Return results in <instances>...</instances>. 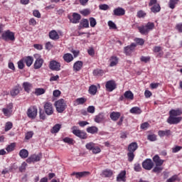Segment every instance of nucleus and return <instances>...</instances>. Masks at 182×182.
<instances>
[{
    "label": "nucleus",
    "mask_w": 182,
    "mask_h": 182,
    "mask_svg": "<svg viewBox=\"0 0 182 182\" xmlns=\"http://www.w3.org/2000/svg\"><path fill=\"white\" fill-rule=\"evenodd\" d=\"M154 28V23H147L146 26H139L138 30L141 35H147L150 31Z\"/></svg>",
    "instance_id": "nucleus-1"
},
{
    "label": "nucleus",
    "mask_w": 182,
    "mask_h": 182,
    "mask_svg": "<svg viewBox=\"0 0 182 182\" xmlns=\"http://www.w3.org/2000/svg\"><path fill=\"white\" fill-rule=\"evenodd\" d=\"M58 113H63L66 109V102H65V100L60 99L56 101L54 104Z\"/></svg>",
    "instance_id": "nucleus-2"
},
{
    "label": "nucleus",
    "mask_w": 182,
    "mask_h": 182,
    "mask_svg": "<svg viewBox=\"0 0 182 182\" xmlns=\"http://www.w3.org/2000/svg\"><path fill=\"white\" fill-rule=\"evenodd\" d=\"M73 134H75V136H77V137H79L80 139H87V135L86 133L83 131H81L77 129V127L74 126L72 127Z\"/></svg>",
    "instance_id": "nucleus-3"
},
{
    "label": "nucleus",
    "mask_w": 182,
    "mask_h": 182,
    "mask_svg": "<svg viewBox=\"0 0 182 182\" xmlns=\"http://www.w3.org/2000/svg\"><path fill=\"white\" fill-rule=\"evenodd\" d=\"M36 61L34 63V69H41L43 65V58L39 54H34Z\"/></svg>",
    "instance_id": "nucleus-4"
},
{
    "label": "nucleus",
    "mask_w": 182,
    "mask_h": 182,
    "mask_svg": "<svg viewBox=\"0 0 182 182\" xmlns=\"http://www.w3.org/2000/svg\"><path fill=\"white\" fill-rule=\"evenodd\" d=\"M48 68H49V69H50V70L59 72V70H60V63H59L55 60H53L50 61Z\"/></svg>",
    "instance_id": "nucleus-5"
},
{
    "label": "nucleus",
    "mask_w": 182,
    "mask_h": 182,
    "mask_svg": "<svg viewBox=\"0 0 182 182\" xmlns=\"http://www.w3.org/2000/svg\"><path fill=\"white\" fill-rule=\"evenodd\" d=\"M2 39H4V41H15V33L8 30L3 33Z\"/></svg>",
    "instance_id": "nucleus-6"
},
{
    "label": "nucleus",
    "mask_w": 182,
    "mask_h": 182,
    "mask_svg": "<svg viewBox=\"0 0 182 182\" xmlns=\"http://www.w3.org/2000/svg\"><path fill=\"white\" fill-rule=\"evenodd\" d=\"M38 115V108L36 107H31L27 111V116L29 119H36Z\"/></svg>",
    "instance_id": "nucleus-7"
},
{
    "label": "nucleus",
    "mask_w": 182,
    "mask_h": 182,
    "mask_svg": "<svg viewBox=\"0 0 182 182\" xmlns=\"http://www.w3.org/2000/svg\"><path fill=\"white\" fill-rule=\"evenodd\" d=\"M181 120V117H174L173 115H169L168 118L167 119V123L169 124H178Z\"/></svg>",
    "instance_id": "nucleus-8"
},
{
    "label": "nucleus",
    "mask_w": 182,
    "mask_h": 182,
    "mask_svg": "<svg viewBox=\"0 0 182 182\" xmlns=\"http://www.w3.org/2000/svg\"><path fill=\"white\" fill-rule=\"evenodd\" d=\"M14 107V105L12 103H9L6 105V107L2 109V112L4 114V116H6L7 117H9L11 114H12V109Z\"/></svg>",
    "instance_id": "nucleus-9"
},
{
    "label": "nucleus",
    "mask_w": 182,
    "mask_h": 182,
    "mask_svg": "<svg viewBox=\"0 0 182 182\" xmlns=\"http://www.w3.org/2000/svg\"><path fill=\"white\" fill-rule=\"evenodd\" d=\"M154 166V164L153 163V161L150 159H146L143 163H142V167L145 170H151Z\"/></svg>",
    "instance_id": "nucleus-10"
},
{
    "label": "nucleus",
    "mask_w": 182,
    "mask_h": 182,
    "mask_svg": "<svg viewBox=\"0 0 182 182\" xmlns=\"http://www.w3.org/2000/svg\"><path fill=\"white\" fill-rule=\"evenodd\" d=\"M44 110L45 113L48 114V116H50L53 114V105L50 102H46L44 105Z\"/></svg>",
    "instance_id": "nucleus-11"
},
{
    "label": "nucleus",
    "mask_w": 182,
    "mask_h": 182,
    "mask_svg": "<svg viewBox=\"0 0 182 182\" xmlns=\"http://www.w3.org/2000/svg\"><path fill=\"white\" fill-rule=\"evenodd\" d=\"M136 46H137L136 43H132L130 46L124 47V52L125 55H127V56H130V55H132V53H133V50H134Z\"/></svg>",
    "instance_id": "nucleus-12"
},
{
    "label": "nucleus",
    "mask_w": 182,
    "mask_h": 182,
    "mask_svg": "<svg viewBox=\"0 0 182 182\" xmlns=\"http://www.w3.org/2000/svg\"><path fill=\"white\" fill-rule=\"evenodd\" d=\"M71 176H75L76 178H82L83 177H88V176H90V172L89 171L73 172V173H71Z\"/></svg>",
    "instance_id": "nucleus-13"
},
{
    "label": "nucleus",
    "mask_w": 182,
    "mask_h": 182,
    "mask_svg": "<svg viewBox=\"0 0 182 182\" xmlns=\"http://www.w3.org/2000/svg\"><path fill=\"white\" fill-rule=\"evenodd\" d=\"M81 18H82V16H80V14L77 13L73 14V18L69 17V19L71 23H79Z\"/></svg>",
    "instance_id": "nucleus-14"
},
{
    "label": "nucleus",
    "mask_w": 182,
    "mask_h": 182,
    "mask_svg": "<svg viewBox=\"0 0 182 182\" xmlns=\"http://www.w3.org/2000/svg\"><path fill=\"white\" fill-rule=\"evenodd\" d=\"M105 87L108 92H113L116 89V82L114 80H109L107 82Z\"/></svg>",
    "instance_id": "nucleus-15"
},
{
    "label": "nucleus",
    "mask_w": 182,
    "mask_h": 182,
    "mask_svg": "<svg viewBox=\"0 0 182 182\" xmlns=\"http://www.w3.org/2000/svg\"><path fill=\"white\" fill-rule=\"evenodd\" d=\"M113 13L115 16H123L126 14V11L122 7H117L114 9Z\"/></svg>",
    "instance_id": "nucleus-16"
},
{
    "label": "nucleus",
    "mask_w": 182,
    "mask_h": 182,
    "mask_svg": "<svg viewBox=\"0 0 182 182\" xmlns=\"http://www.w3.org/2000/svg\"><path fill=\"white\" fill-rule=\"evenodd\" d=\"M109 66L111 68L117 66V63H119V58H117V56L112 55L109 58Z\"/></svg>",
    "instance_id": "nucleus-17"
},
{
    "label": "nucleus",
    "mask_w": 182,
    "mask_h": 182,
    "mask_svg": "<svg viewBox=\"0 0 182 182\" xmlns=\"http://www.w3.org/2000/svg\"><path fill=\"white\" fill-rule=\"evenodd\" d=\"M41 161V155L33 154L27 159V163H35Z\"/></svg>",
    "instance_id": "nucleus-18"
},
{
    "label": "nucleus",
    "mask_w": 182,
    "mask_h": 182,
    "mask_svg": "<svg viewBox=\"0 0 182 182\" xmlns=\"http://www.w3.org/2000/svg\"><path fill=\"white\" fill-rule=\"evenodd\" d=\"M117 181L126 182V171H122L117 177Z\"/></svg>",
    "instance_id": "nucleus-19"
},
{
    "label": "nucleus",
    "mask_w": 182,
    "mask_h": 182,
    "mask_svg": "<svg viewBox=\"0 0 182 182\" xmlns=\"http://www.w3.org/2000/svg\"><path fill=\"white\" fill-rule=\"evenodd\" d=\"M82 68H83V62L82 61H77L73 65L74 72H79Z\"/></svg>",
    "instance_id": "nucleus-20"
},
{
    "label": "nucleus",
    "mask_w": 182,
    "mask_h": 182,
    "mask_svg": "<svg viewBox=\"0 0 182 182\" xmlns=\"http://www.w3.org/2000/svg\"><path fill=\"white\" fill-rule=\"evenodd\" d=\"M139 149V145H137L136 142H132L128 146V151L134 153L135 151Z\"/></svg>",
    "instance_id": "nucleus-21"
},
{
    "label": "nucleus",
    "mask_w": 182,
    "mask_h": 182,
    "mask_svg": "<svg viewBox=\"0 0 182 182\" xmlns=\"http://www.w3.org/2000/svg\"><path fill=\"white\" fill-rule=\"evenodd\" d=\"M120 116H121L120 112H112L110 114L109 117L111 119L113 120V122H117V120H119V118L120 117Z\"/></svg>",
    "instance_id": "nucleus-22"
},
{
    "label": "nucleus",
    "mask_w": 182,
    "mask_h": 182,
    "mask_svg": "<svg viewBox=\"0 0 182 182\" xmlns=\"http://www.w3.org/2000/svg\"><path fill=\"white\" fill-rule=\"evenodd\" d=\"M106 117H105V114L100 113L99 114L96 115L95 117V122L96 123H102L103 120H105Z\"/></svg>",
    "instance_id": "nucleus-23"
},
{
    "label": "nucleus",
    "mask_w": 182,
    "mask_h": 182,
    "mask_svg": "<svg viewBox=\"0 0 182 182\" xmlns=\"http://www.w3.org/2000/svg\"><path fill=\"white\" fill-rule=\"evenodd\" d=\"M153 161L155 162L156 166H163V163H164V161L161 159L159 155H155L153 157Z\"/></svg>",
    "instance_id": "nucleus-24"
},
{
    "label": "nucleus",
    "mask_w": 182,
    "mask_h": 182,
    "mask_svg": "<svg viewBox=\"0 0 182 182\" xmlns=\"http://www.w3.org/2000/svg\"><path fill=\"white\" fill-rule=\"evenodd\" d=\"M181 114H182V111L180 109H171L169 112V116H173L177 117V116H181Z\"/></svg>",
    "instance_id": "nucleus-25"
},
{
    "label": "nucleus",
    "mask_w": 182,
    "mask_h": 182,
    "mask_svg": "<svg viewBox=\"0 0 182 182\" xmlns=\"http://www.w3.org/2000/svg\"><path fill=\"white\" fill-rule=\"evenodd\" d=\"M49 37L53 41H58V39H59V34H58L56 31L53 30L49 33Z\"/></svg>",
    "instance_id": "nucleus-26"
},
{
    "label": "nucleus",
    "mask_w": 182,
    "mask_h": 182,
    "mask_svg": "<svg viewBox=\"0 0 182 182\" xmlns=\"http://www.w3.org/2000/svg\"><path fill=\"white\" fill-rule=\"evenodd\" d=\"M87 99L85 97L77 98L74 101V106H79V105H84L86 103Z\"/></svg>",
    "instance_id": "nucleus-27"
},
{
    "label": "nucleus",
    "mask_w": 182,
    "mask_h": 182,
    "mask_svg": "<svg viewBox=\"0 0 182 182\" xmlns=\"http://www.w3.org/2000/svg\"><path fill=\"white\" fill-rule=\"evenodd\" d=\"M158 134L160 137H164V136H171V131L170 129H166L165 131L160 130L159 131Z\"/></svg>",
    "instance_id": "nucleus-28"
},
{
    "label": "nucleus",
    "mask_w": 182,
    "mask_h": 182,
    "mask_svg": "<svg viewBox=\"0 0 182 182\" xmlns=\"http://www.w3.org/2000/svg\"><path fill=\"white\" fill-rule=\"evenodd\" d=\"M60 129H62V125L60 124H56L50 129V133H52V134H55L56 133H59V130H60Z\"/></svg>",
    "instance_id": "nucleus-29"
},
{
    "label": "nucleus",
    "mask_w": 182,
    "mask_h": 182,
    "mask_svg": "<svg viewBox=\"0 0 182 182\" xmlns=\"http://www.w3.org/2000/svg\"><path fill=\"white\" fill-rule=\"evenodd\" d=\"M124 97L128 100H133V99H134V95H133V92L130 90L126 91L124 94Z\"/></svg>",
    "instance_id": "nucleus-30"
},
{
    "label": "nucleus",
    "mask_w": 182,
    "mask_h": 182,
    "mask_svg": "<svg viewBox=\"0 0 182 182\" xmlns=\"http://www.w3.org/2000/svg\"><path fill=\"white\" fill-rule=\"evenodd\" d=\"M63 60L67 63H70L73 60V55L70 53H66L63 55Z\"/></svg>",
    "instance_id": "nucleus-31"
},
{
    "label": "nucleus",
    "mask_w": 182,
    "mask_h": 182,
    "mask_svg": "<svg viewBox=\"0 0 182 182\" xmlns=\"http://www.w3.org/2000/svg\"><path fill=\"white\" fill-rule=\"evenodd\" d=\"M23 60H24V63H26V66L28 68L32 65V63H33V58L31 56H28Z\"/></svg>",
    "instance_id": "nucleus-32"
},
{
    "label": "nucleus",
    "mask_w": 182,
    "mask_h": 182,
    "mask_svg": "<svg viewBox=\"0 0 182 182\" xmlns=\"http://www.w3.org/2000/svg\"><path fill=\"white\" fill-rule=\"evenodd\" d=\"M102 177H112L113 176V171L110 169H105L102 173Z\"/></svg>",
    "instance_id": "nucleus-33"
},
{
    "label": "nucleus",
    "mask_w": 182,
    "mask_h": 182,
    "mask_svg": "<svg viewBox=\"0 0 182 182\" xmlns=\"http://www.w3.org/2000/svg\"><path fill=\"white\" fill-rule=\"evenodd\" d=\"M129 112L132 114H140L141 113V109L139 107H134L129 110Z\"/></svg>",
    "instance_id": "nucleus-34"
},
{
    "label": "nucleus",
    "mask_w": 182,
    "mask_h": 182,
    "mask_svg": "<svg viewBox=\"0 0 182 182\" xmlns=\"http://www.w3.org/2000/svg\"><path fill=\"white\" fill-rule=\"evenodd\" d=\"M85 147L87 150H90L92 152L95 150V149L97 147L96 144L93 142H89L85 145Z\"/></svg>",
    "instance_id": "nucleus-35"
},
{
    "label": "nucleus",
    "mask_w": 182,
    "mask_h": 182,
    "mask_svg": "<svg viewBox=\"0 0 182 182\" xmlns=\"http://www.w3.org/2000/svg\"><path fill=\"white\" fill-rule=\"evenodd\" d=\"M23 87L24 88L25 92L29 93L31 92V90L32 89V84L29 82H23Z\"/></svg>",
    "instance_id": "nucleus-36"
},
{
    "label": "nucleus",
    "mask_w": 182,
    "mask_h": 182,
    "mask_svg": "<svg viewBox=\"0 0 182 182\" xmlns=\"http://www.w3.org/2000/svg\"><path fill=\"white\" fill-rule=\"evenodd\" d=\"M19 156L21 159H26L29 156V152L26 149H21L19 152Z\"/></svg>",
    "instance_id": "nucleus-37"
},
{
    "label": "nucleus",
    "mask_w": 182,
    "mask_h": 182,
    "mask_svg": "<svg viewBox=\"0 0 182 182\" xmlns=\"http://www.w3.org/2000/svg\"><path fill=\"white\" fill-rule=\"evenodd\" d=\"M87 133H90L91 134H95L99 132V129L96 127H90L87 129Z\"/></svg>",
    "instance_id": "nucleus-38"
},
{
    "label": "nucleus",
    "mask_w": 182,
    "mask_h": 182,
    "mask_svg": "<svg viewBox=\"0 0 182 182\" xmlns=\"http://www.w3.org/2000/svg\"><path fill=\"white\" fill-rule=\"evenodd\" d=\"M97 92V87L96 85H91L89 87V93L90 95H96Z\"/></svg>",
    "instance_id": "nucleus-39"
},
{
    "label": "nucleus",
    "mask_w": 182,
    "mask_h": 182,
    "mask_svg": "<svg viewBox=\"0 0 182 182\" xmlns=\"http://www.w3.org/2000/svg\"><path fill=\"white\" fill-rule=\"evenodd\" d=\"M161 8L160 7V4H155L154 6L151 8V12L154 14H157L159 11H161Z\"/></svg>",
    "instance_id": "nucleus-40"
},
{
    "label": "nucleus",
    "mask_w": 182,
    "mask_h": 182,
    "mask_svg": "<svg viewBox=\"0 0 182 182\" xmlns=\"http://www.w3.org/2000/svg\"><path fill=\"white\" fill-rule=\"evenodd\" d=\"M45 92H46V90L43 88H37L35 90V95L36 96H41V95H44Z\"/></svg>",
    "instance_id": "nucleus-41"
},
{
    "label": "nucleus",
    "mask_w": 182,
    "mask_h": 182,
    "mask_svg": "<svg viewBox=\"0 0 182 182\" xmlns=\"http://www.w3.org/2000/svg\"><path fill=\"white\" fill-rule=\"evenodd\" d=\"M82 28H89V20L84 18L80 21V24Z\"/></svg>",
    "instance_id": "nucleus-42"
},
{
    "label": "nucleus",
    "mask_w": 182,
    "mask_h": 182,
    "mask_svg": "<svg viewBox=\"0 0 182 182\" xmlns=\"http://www.w3.org/2000/svg\"><path fill=\"white\" fill-rule=\"evenodd\" d=\"M11 95L13 97L18 96L19 95V88L18 87H15L11 91Z\"/></svg>",
    "instance_id": "nucleus-43"
},
{
    "label": "nucleus",
    "mask_w": 182,
    "mask_h": 182,
    "mask_svg": "<svg viewBox=\"0 0 182 182\" xmlns=\"http://www.w3.org/2000/svg\"><path fill=\"white\" fill-rule=\"evenodd\" d=\"M176 181H180V178H178V176L173 175L172 177L169 178L166 182H176Z\"/></svg>",
    "instance_id": "nucleus-44"
},
{
    "label": "nucleus",
    "mask_w": 182,
    "mask_h": 182,
    "mask_svg": "<svg viewBox=\"0 0 182 182\" xmlns=\"http://www.w3.org/2000/svg\"><path fill=\"white\" fill-rule=\"evenodd\" d=\"M178 3V0H170L169 1V8L171 9H174L176 8V5Z\"/></svg>",
    "instance_id": "nucleus-45"
},
{
    "label": "nucleus",
    "mask_w": 182,
    "mask_h": 182,
    "mask_svg": "<svg viewBox=\"0 0 182 182\" xmlns=\"http://www.w3.org/2000/svg\"><path fill=\"white\" fill-rule=\"evenodd\" d=\"M15 146H16L15 143L11 144L6 148V151H8V153H11V151H14V150H15Z\"/></svg>",
    "instance_id": "nucleus-46"
},
{
    "label": "nucleus",
    "mask_w": 182,
    "mask_h": 182,
    "mask_svg": "<svg viewBox=\"0 0 182 182\" xmlns=\"http://www.w3.org/2000/svg\"><path fill=\"white\" fill-rule=\"evenodd\" d=\"M97 24V22L96 21V19L93 17L90 18V25L91 28H95L96 25Z\"/></svg>",
    "instance_id": "nucleus-47"
},
{
    "label": "nucleus",
    "mask_w": 182,
    "mask_h": 182,
    "mask_svg": "<svg viewBox=\"0 0 182 182\" xmlns=\"http://www.w3.org/2000/svg\"><path fill=\"white\" fill-rule=\"evenodd\" d=\"M94 76H102L103 75V70L100 69H96L93 71Z\"/></svg>",
    "instance_id": "nucleus-48"
},
{
    "label": "nucleus",
    "mask_w": 182,
    "mask_h": 182,
    "mask_svg": "<svg viewBox=\"0 0 182 182\" xmlns=\"http://www.w3.org/2000/svg\"><path fill=\"white\" fill-rule=\"evenodd\" d=\"M154 173H161L163 171V167L161 166H157L154 168L153 169Z\"/></svg>",
    "instance_id": "nucleus-49"
},
{
    "label": "nucleus",
    "mask_w": 182,
    "mask_h": 182,
    "mask_svg": "<svg viewBox=\"0 0 182 182\" xmlns=\"http://www.w3.org/2000/svg\"><path fill=\"white\" fill-rule=\"evenodd\" d=\"M128 156V161L132 162L133 161V160H134V152H130L129 151V153L127 154Z\"/></svg>",
    "instance_id": "nucleus-50"
},
{
    "label": "nucleus",
    "mask_w": 182,
    "mask_h": 182,
    "mask_svg": "<svg viewBox=\"0 0 182 182\" xmlns=\"http://www.w3.org/2000/svg\"><path fill=\"white\" fill-rule=\"evenodd\" d=\"M137 18H144L146 16V12H144L143 10H140L136 14Z\"/></svg>",
    "instance_id": "nucleus-51"
},
{
    "label": "nucleus",
    "mask_w": 182,
    "mask_h": 182,
    "mask_svg": "<svg viewBox=\"0 0 182 182\" xmlns=\"http://www.w3.org/2000/svg\"><path fill=\"white\" fill-rule=\"evenodd\" d=\"M147 139L150 141H156V140H157V136H156V134H150L148 135Z\"/></svg>",
    "instance_id": "nucleus-52"
},
{
    "label": "nucleus",
    "mask_w": 182,
    "mask_h": 182,
    "mask_svg": "<svg viewBox=\"0 0 182 182\" xmlns=\"http://www.w3.org/2000/svg\"><path fill=\"white\" fill-rule=\"evenodd\" d=\"M11 129H12V122H6L5 126V132H9V130H11Z\"/></svg>",
    "instance_id": "nucleus-53"
},
{
    "label": "nucleus",
    "mask_w": 182,
    "mask_h": 182,
    "mask_svg": "<svg viewBox=\"0 0 182 182\" xmlns=\"http://www.w3.org/2000/svg\"><path fill=\"white\" fill-rule=\"evenodd\" d=\"M28 166V164H26V162H23L21 166L19 167V171L22 173L23 171H25V170H26V166Z\"/></svg>",
    "instance_id": "nucleus-54"
},
{
    "label": "nucleus",
    "mask_w": 182,
    "mask_h": 182,
    "mask_svg": "<svg viewBox=\"0 0 182 182\" xmlns=\"http://www.w3.org/2000/svg\"><path fill=\"white\" fill-rule=\"evenodd\" d=\"M64 143H68V144H73V139L69 137H65L63 139Z\"/></svg>",
    "instance_id": "nucleus-55"
},
{
    "label": "nucleus",
    "mask_w": 182,
    "mask_h": 182,
    "mask_svg": "<svg viewBox=\"0 0 182 182\" xmlns=\"http://www.w3.org/2000/svg\"><path fill=\"white\" fill-rule=\"evenodd\" d=\"M25 61L23 60L18 62V69H23L25 68Z\"/></svg>",
    "instance_id": "nucleus-56"
},
{
    "label": "nucleus",
    "mask_w": 182,
    "mask_h": 182,
    "mask_svg": "<svg viewBox=\"0 0 182 182\" xmlns=\"http://www.w3.org/2000/svg\"><path fill=\"white\" fill-rule=\"evenodd\" d=\"M108 26H109L110 29H117L116 24L112 21H108Z\"/></svg>",
    "instance_id": "nucleus-57"
},
{
    "label": "nucleus",
    "mask_w": 182,
    "mask_h": 182,
    "mask_svg": "<svg viewBox=\"0 0 182 182\" xmlns=\"http://www.w3.org/2000/svg\"><path fill=\"white\" fill-rule=\"evenodd\" d=\"M100 9H101V11H107V9H109V5L107 4H101L99 6Z\"/></svg>",
    "instance_id": "nucleus-58"
},
{
    "label": "nucleus",
    "mask_w": 182,
    "mask_h": 182,
    "mask_svg": "<svg viewBox=\"0 0 182 182\" xmlns=\"http://www.w3.org/2000/svg\"><path fill=\"white\" fill-rule=\"evenodd\" d=\"M33 136V132L31 131L27 132L26 134V140H29V139H32Z\"/></svg>",
    "instance_id": "nucleus-59"
},
{
    "label": "nucleus",
    "mask_w": 182,
    "mask_h": 182,
    "mask_svg": "<svg viewBox=\"0 0 182 182\" xmlns=\"http://www.w3.org/2000/svg\"><path fill=\"white\" fill-rule=\"evenodd\" d=\"M135 42H136L138 45H141V46L144 45V40H143L142 38H136V39H135Z\"/></svg>",
    "instance_id": "nucleus-60"
},
{
    "label": "nucleus",
    "mask_w": 182,
    "mask_h": 182,
    "mask_svg": "<svg viewBox=\"0 0 182 182\" xmlns=\"http://www.w3.org/2000/svg\"><path fill=\"white\" fill-rule=\"evenodd\" d=\"M134 168L135 171H141V166L139 164H135Z\"/></svg>",
    "instance_id": "nucleus-61"
},
{
    "label": "nucleus",
    "mask_w": 182,
    "mask_h": 182,
    "mask_svg": "<svg viewBox=\"0 0 182 182\" xmlns=\"http://www.w3.org/2000/svg\"><path fill=\"white\" fill-rule=\"evenodd\" d=\"M102 151V149H100V147L97 146L94 148V150L92 151L93 154H99Z\"/></svg>",
    "instance_id": "nucleus-62"
},
{
    "label": "nucleus",
    "mask_w": 182,
    "mask_h": 182,
    "mask_svg": "<svg viewBox=\"0 0 182 182\" xmlns=\"http://www.w3.org/2000/svg\"><path fill=\"white\" fill-rule=\"evenodd\" d=\"M141 61L144 62V63H147V62L150 61V57L141 56Z\"/></svg>",
    "instance_id": "nucleus-63"
},
{
    "label": "nucleus",
    "mask_w": 182,
    "mask_h": 182,
    "mask_svg": "<svg viewBox=\"0 0 182 182\" xmlns=\"http://www.w3.org/2000/svg\"><path fill=\"white\" fill-rule=\"evenodd\" d=\"M88 113H95V107L93 106H89L87 109Z\"/></svg>",
    "instance_id": "nucleus-64"
}]
</instances>
